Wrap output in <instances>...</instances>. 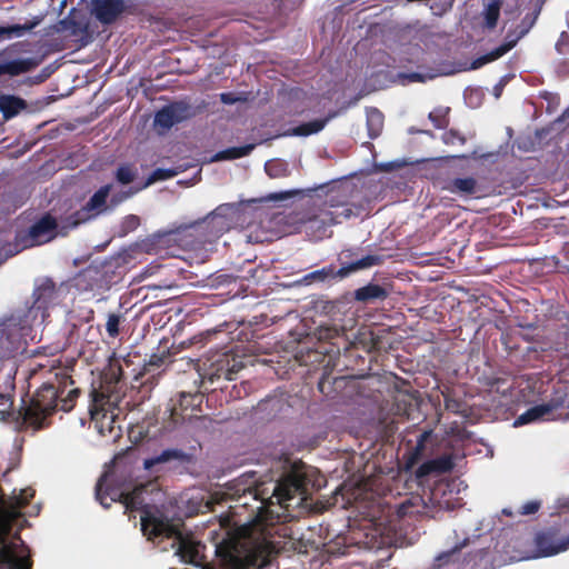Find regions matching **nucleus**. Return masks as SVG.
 I'll return each mask as SVG.
<instances>
[{
  "instance_id": "obj_1",
  "label": "nucleus",
  "mask_w": 569,
  "mask_h": 569,
  "mask_svg": "<svg viewBox=\"0 0 569 569\" xmlns=\"http://www.w3.org/2000/svg\"><path fill=\"white\" fill-rule=\"evenodd\" d=\"M315 470L302 461L293 462L290 469L277 481H258L256 473H244L228 485V496L242 507H256V521L266 536V547L269 553L277 552L273 541L267 540L278 530L276 523H283L292 518L291 509L300 507L308 496L310 488L316 487Z\"/></svg>"
},
{
  "instance_id": "obj_2",
  "label": "nucleus",
  "mask_w": 569,
  "mask_h": 569,
  "mask_svg": "<svg viewBox=\"0 0 569 569\" xmlns=\"http://www.w3.org/2000/svg\"><path fill=\"white\" fill-rule=\"evenodd\" d=\"M73 385L69 375L56 372L53 379L43 382L28 400L22 399L17 418L20 429L42 430L50 426V418L58 408L71 411L81 392Z\"/></svg>"
},
{
  "instance_id": "obj_3",
  "label": "nucleus",
  "mask_w": 569,
  "mask_h": 569,
  "mask_svg": "<svg viewBox=\"0 0 569 569\" xmlns=\"http://www.w3.org/2000/svg\"><path fill=\"white\" fill-rule=\"evenodd\" d=\"M141 530L149 540L174 539L178 542L177 553L184 562L197 565L198 549L182 538L179 528L160 513L144 510L141 515Z\"/></svg>"
},
{
  "instance_id": "obj_4",
  "label": "nucleus",
  "mask_w": 569,
  "mask_h": 569,
  "mask_svg": "<svg viewBox=\"0 0 569 569\" xmlns=\"http://www.w3.org/2000/svg\"><path fill=\"white\" fill-rule=\"evenodd\" d=\"M351 204L329 196L315 213L309 216L305 222L308 231L317 240H321L328 236V229L335 224L341 223L353 216Z\"/></svg>"
},
{
  "instance_id": "obj_5",
  "label": "nucleus",
  "mask_w": 569,
  "mask_h": 569,
  "mask_svg": "<svg viewBox=\"0 0 569 569\" xmlns=\"http://www.w3.org/2000/svg\"><path fill=\"white\" fill-rule=\"evenodd\" d=\"M383 262V258L378 254H367L360 259L351 262H342L340 269H336L333 264L323 267L319 270H315L303 276L301 282L305 284H311L313 282H325L329 279L345 278L352 272L368 269L375 266H380Z\"/></svg>"
},
{
  "instance_id": "obj_6",
  "label": "nucleus",
  "mask_w": 569,
  "mask_h": 569,
  "mask_svg": "<svg viewBox=\"0 0 569 569\" xmlns=\"http://www.w3.org/2000/svg\"><path fill=\"white\" fill-rule=\"evenodd\" d=\"M217 555L226 569H251L253 556L237 540H227L217 548Z\"/></svg>"
},
{
  "instance_id": "obj_7",
  "label": "nucleus",
  "mask_w": 569,
  "mask_h": 569,
  "mask_svg": "<svg viewBox=\"0 0 569 569\" xmlns=\"http://www.w3.org/2000/svg\"><path fill=\"white\" fill-rule=\"evenodd\" d=\"M32 299L33 302L29 308L30 317L36 319L39 312L42 319L48 317V310L58 299V290L54 281L50 278H41L37 280L32 292Z\"/></svg>"
},
{
  "instance_id": "obj_8",
  "label": "nucleus",
  "mask_w": 569,
  "mask_h": 569,
  "mask_svg": "<svg viewBox=\"0 0 569 569\" xmlns=\"http://www.w3.org/2000/svg\"><path fill=\"white\" fill-rule=\"evenodd\" d=\"M567 400V389L565 387L555 388L547 402L529 408L517 418L515 425H527L532 421L543 419L545 417L551 415L553 411L565 408Z\"/></svg>"
},
{
  "instance_id": "obj_9",
  "label": "nucleus",
  "mask_w": 569,
  "mask_h": 569,
  "mask_svg": "<svg viewBox=\"0 0 569 569\" xmlns=\"http://www.w3.org/2000/svg\"><path fill=\"white\" fill-rule=\"evenodd\" d=\"M111 188V184H104L99 188L82 208L69 216V223L72 227H77L103 212L107 209V199L110 194Z\"/></svg>"
},
{
  "instance_id": "obj_10",
  "label": "nucleus",
  "mask_w": 569,
  "mask_h": 569,
  "mask_svg": "<svg viewBox=\"0 0 569 569\" xmlns=\"http://www.w3.org/2000/svg\"><path fill=\"white\" fill-rule=\"evenodd\" d=\"M194 116L193 108L186 101H174L159 109L153 119L156 128L169 130L174 124L189 120Z\"/></svg>"
},
{
  "instance_id": "obj_11",
  "label": "nucleus",
  "mask_w": 569,
  "mask_h": 569,
  "mask_svg": "<svg viewBox=\"0 0 569 569\" xmlns=\"http://www.w3.org/2000/svg\"><path fill=\"white\" fill-rule=\"evenodd\" d=\"M187 228L193 229L202 236L203 242H213L231 228L230 221L222 220L213 214H208L200 221H196Z\"/></svg>"
},
{
  "instance_id": "obj_12",
  "label": "nucleus",
  "mask_w": 569,
  "mask_h": 569,
  "mask_svg": "<svg viewBox=\"0 0 569 569\" xmlns=\"http://www.w3.org/2000/svg\"><path fill=\"white\" fill-rule=\"evenodd\" d=\"M202 402V396L200 393H187L181 392L179 400L170 408V421L173 425L182 423L186 420H190L192 415H188L187 411L200 410Z\"/></svg>"
},
{
  "instance_id": "obj_13",
  "label": "nucleus",
  "mask_w": 569,
  "mask_h": 569,
  "mask_svg": "<svg viewBox=\"0 0 569 569\" xmlns=\"http://www.w3.org/2000/svg\"><path fill=\"white\" fill-rule=\"evenodd\" d=\"M57 226V221L51 214L47 213L41 217L29 228V244L39 246L53 239Z\"/></svg>"
},
{
  "instance_id": "obj_14",
  "label": "nucleus",
  "mask_w": 569,
  "mask_h": 569,
  "mask_svg": "<svg viewBox=\"0 0 569 569\" xmlns=\"http://www.w3.org/2000/svg\"><path fill=\"white\" fill-rule=\"evenodd\" d=\"M94 17L103 24L113 23L124 11V0H91Z\"/></svg>"
},
{
  "instance_id": "obj_15",
  "label": "nucleus",
  "mask_w": 569,
  "mask_h": 569,
  "mask_svg": "<svg viewBox=\"0 0 569 569\" xmlns=\"http://www.w3.org/2000/svg\"><path fill=\"white\" fill-rule=\"evenodd\" d=\"M455 467L452 455L445 453L422 462L416 470V478L422 480L429 476H440L450 472Z\"/></svg>"
},
{
  "instance_id": "obj_16",
  "label": "nucleus",
  "mask_w": 569,
  "mask_h": 569,
  "mask_svg": "<svg viewBox=\"0 0 569 569\" xmlns=\"http://www.w3.org/2000/svg\"><path fill=\"white\" fill-rule=\"evenodd\" d=\"M241 368V361H238L233 356L223 353L219 356L214 363H212V372L210 375V380H213V378L233 380V376Z\"/></svg>"
},
{
  "instance_id": "obj_17",
  "label": "nucleus",
  "mask_w": 569,
  "mask_h": 569,
  "mask_svg": "<svg viewBox=\"0 0 569 569\" xmlns=\"http://www.w3.org/2000/svg\"><path fill=\"white\" fill-rule=\"evenodd\" d=\"M174 234V231L154 233L142 240L140 248L148 254H162L169 248V243L176 240Z\"/></svg>"
},
{
  "instance_id": "obj_18",
  "label": "nucleus",
  "mask_w": 569,
  "mask_h": 569,
  "mask_svg": "<svg viewBox=\"0 0 569 569\" xmlns=\"http://www.w3.org/2000/svg\"><path fill=\"white\" fill-rule=\"evenodd\" d=\"M535 541L537 549L543 556L557 555L566 550L568 545L567 542H558L557 533L551 530L537 533Z\"/></svg>"
},
{
  "instance_id": "obj_19",
  "label": "nucleus",
  "mask_w": 569,
  "mask_h": 569,
  "mask_svg": "<svg viewBox=\"0 0 569 569\" xmlns=\"http://www.w3.org/2000/svg\"><path fill=\"white\" fill-rule=\"evenodd\" d=\"M41 63L40 59L26 58L0 63V77L3 74L19 76L29 72Z\"/></svg>"
},
{
  "instance_id": "obj_20",
  "label": "nucleus",
  "mask_w": 569,
  "mask_h": 569,
  "mask_svg": "<svg viewBox=\"0 0 569 569\" xmlns=\"http://www.w3.org/2000/svg\"><path fill=\"white\" fill-rule=\"evenodd\" d=\"M172 460L184 463L190 461V456L181 449H166L156 457L144 459L143 467L146 470H151L156 465L166 463Z\"/></svg>"
},
{
  "instance_id": "obj_21",
  "label": "nucleus",
  "mask_w": 569,
  "mask_h": 569,
  "mask_svg": "<svg viewBox=\"0 0 569 569\" xmlns=\"http://www.w3.org/2000/svg\"><path fill=\"white\" fill-rule=\"evenodd\" d=\"M443 190L460 196H472L478 190V182L472 177L455 178L443 186Z\"/></svg>"
},
{
  "instance_id": "obj_22",
  "label": "nucleus",
  "mask_w": 569,
  "mask_h": 569,
  "mask_svg": "<svg viewBox=\"0 0 569 569\" xmlns=\"http://www.w3.org/2000/svg\"><path fill=\"white\" fill-rule=\"evenodd\" d=\"M123 370L118 360L110 361L108 368L103 372L102 387L106 392L112 393L117 390L118 385L122 381Z\"/></svg>"
},
{
  "instance_id": "obj_23",
  "label": "nucleus",
  "mask_w": 569,
  "mask_h": 569,
  "mask_svg": "<svg viewBox=\"0 0 569 569\" xmlns=\"http://www.w3.org/2000/svg\"><path fill=\"white\" fill-rule=\"evenodd\" d=\"M425 510V502L421 496H411L406 498L396 508V515L399 519L406 517H416Z\"/></svg>"
},
{
  "instance_id": "obj_24",
  "label": "nucleus",
  "mask_w": 569,
  "mask_h": 569,
  "mask_svg": "<svg viewBox=\"0 0 569 569\" xmlns=\"http://www.w3.org/2000/svg\"><path fill=\"white\" fill-rule=\"evenodd\" d=\"M388 291L380 284L368 283L355 291V299L360 302H372L375 300H385Z\"/></svg>"
},
{
  "instance_id": "obj_25",
  "label": "nucleus",
  "mask_w": 569,
  "mask_h": 569,
  "mask_svg": "<svg viewBox=\"0 0 569 569\" xmlns=\"http://www.w3.org/2000/svg\"><path fill=\"white\" fill-rule=\"evenodd\" d=\"M107 475L101 476L96 486V499L100 502V505L108 509L111 507L112 502L119 501V495L123 493L117 488L107 487L103 489V481Z\"/></svg>"
},
{
  "instance_id": "obj_26",
  "label": "nucleus",
  "mask_w": 569,
  "mask_h": 569,
  "mask_svg": "<svg viewBox=\"0 0 569 569\" xmlns=\"http://www.w3.org/2000/svg\"><path fill=\"white\" fill-rule=\"evenodd\" d=\"M26 107V101L20 97L0 96V111L7 120L16 117Z\"/></svg>"
},
{
  "instance_id": "obj_27",
  "label": "nucleus",
  "mask_w": 569,
  "mask_h": 569,
  "mask_svg": "<svg viewBox=\"0 0 569 569\" xmlns=\"http://www.w3.org/2000/svg\"><path fill=\"white\" fill-rule=\"evenodd\" d=\"M51 30V33L68 32L69 37H78L87 30V26H83L81 22L67 17L53 24Z\"/></svg>"
},
{
  "instance_id": "obj_28",
  "label": "nucleus",
  "mask_w": 569,
  "mask_h": 569,
  "mask_svg": "<svg viewBox=\"0 0 569 569\" xmlns=\"http://www.w3.org/2000/svg\"><path fill=\"white\" fill-rule=\"evenodd\" d=\"M512 49V43H502L499 47L495 48L490 52L477 58L472 62V69H478L489 62H492L502 56H505L507 52H509Z\"/></svg>"
},
{
  "instance_id": "obj_29",
  "label": "nucleus",
  "mask_w": 569,
  "mask_h": 569,
  "mask_svg": "<svg viewBox=\"0 0 569 569\" xmlns=\"http://www.w3.org/2000/svg\"><path fill=\"white\" fill-rule=\"evenodd\" d=\"M254 149V144H244L240 147H231L219 151L214 156V160H233L246 157Z\"/></svg>"
},
{
  "instance_id": "obj_30",
  "label": "nucleus",
  "mask_w": 569,
  "mask_h": 569,
  "mask_svg": "<svg viewBox=\"0 0 569 569\" xmlns=\"http://www.w3.org/2000/svg\"><path fill=\"white\" fill-rule=\"evenodd\" d=\"M502 1L501 0H492L488 3V6L485 8L483 11V27L492 30L497 27L499 17H500V9H501Z\"/></svg>"
},
{
  "instance_id": "obj_31",
  "label": "nucleus",
  "mask_w": 569,
  "mask_h": 569,
  "mask_svg": "<svg viewBox=\"0 0 569 569\" xmlns=\"http://www.w3.org/2000/svg\"><path fill=\"white\" fill-rule=\"evenodd\" d=\"M330 118L331 117H327L323 119H316L312 121L303 122L293 129V133L296 136H305V137L313 134V133H318L326 127V124Z\"/></svg>"
},
{
  "instance_id": "obj_32",
  "label": "nucleus",
  "mask_w": 569,
  "mask_h": 569,
  "mask_svg": "<svg viewBox=\"0 0 569 569\" xmlns=\"http://www.w3.org/2000/svg\"><path fill=\"white\" fill-rule=\"evenodd\" d=\"M39 19H36L33 21H28L23 24H12L8 27H0V38L3 36L8 37H21L26 32L31 31L39 24Z\"/></svg>"
},
{
  "instance_id": "obj_33",
  "label": "nucleus",
  "mask_w": 569,
  "mask_h": 569,
  "mask_svg": "<svg viewBox=\"0 0 569 569\" xmlns=\"http://www.w3.org/2000/svg\"><path fill=\"white\" fill-rule=\"evenodd\" d=\"M264 170L266 173L272 179L284 178L290 173L288 163L280 159L267 161L264 164Z\"/></svg>"
},
{
  "instance_id": "obj_34",
  "label": "nucleus",
  "mask_w": 569,
  "mask_h": 569,
  "mask_svg": "<svg viewBox=\"0 0 569 569\" xmlns=\"http://www.w3.org/2000/svg\"><path fill=\"white\" fill-rule=\"evenodd\" d=\"M137 169L132 164H121L114 172L116 180L121 184H129L137 178Z\"/></svg>"
},
{
  "instance_id": "obj_35",
  "label": "nucleus",
  "mask_w": 569,
  "mask_h": 569,
  "mask_svg": "<svg viewBox=\"0 0 569 569\" xmlns=\"http://www.w3.org/2000/svg\"><path fill=\"white\" fill-rule=\"evenodd\" d=\"M91 405H90V413L93 417L100 410H103V406L109 402L110 397L106 395L103 391H99L97 389H92L91 391Z\"/></svg>"
},
{
  "instance_id": "obj_36",
  "label": "nucleus",
  "mask_w": 569,
  "mask_h": 569,
  "mask_svg": "<svg viewBox=\"0 0 569 569\" xmlns=\"http://www.w3.org/2000/svg\"><path fill=\"white\" fill-rule=\"evenodd\" d=\"M540 13V9H535L530 13H527L520 21V23L515 28L516 31L520 33V36H526L531 28L535 26L538 16Z\"/></svg>"
},
{
  "instance_id": "obj_37",
  "label": "nucleus",
  "mask_w": 569,
  "mask_h": 569,
  "mask_svg": "<svg viewBox=\"0 0 569 569\" xmlns=\"http://www.w3.org/2000/svg\"><path fill=\"white\" fill-rule=\"evenodd\" d=\"M449 108H437L429 113V119L437 129H445L449 124Z\"/></svg>"
},
{
  "instance_id": "obj_38",
  "label": "nucleus",
  "mask_w": 569,
  "mask_h": 569,
  "mask_svg": "<svg viewBox=\"0 0 569 569\" xmlns=\"http://www.w3.org/2000/svg\"><path fill=\"white\" fill-rule=\"evenodd\" d=\"M237 212V206L233 203H222L218 206L210 214L221 218L222 220L233 223V216Z\"/></svg>"
},
{
  "instance_id": "obj_39",
  "label": "nucleus",
  "mask_w": 569,
  "mask_h": 569,
  "mask_svg": "<svg viewBox=\"0 0 569 569\" xmlns=\"http://www.w3.org/2000/svg\"><path fill=\"white\" fill-rule=\"evenodd\" d=\"M430 436V431H423L417 440V445L413 449V452L411 453V457L409 458V465L415 463L421 456L425 450L426 441L428 440Z\"/></svg>"
},
{
  "instance_id": "obj_40",
  "label": "nucleus",
  "mask_w": 569,
  "mask_h": 569,
  "mask_svg": "<svg viewBox=\"0 0 569 569\" xmlns=\"http://www.w3.org/2000/svg\"><path fill=\"white\" fill-rule=\"evenodd\" d=\"M120 322H121V316L120 315H117V313H110L108 316V320H107V323H106V330L108 332V336L110 338H116L119 336V332H120V329H119V326H120Z\"/></svg>"
},
{
  "instance_id": "obj_41",
  "label": "nucleus",
  "mask_w": 569,
  "mask_h": 569,
  "mask_svg": "<svg viewBox=\"0 0 569 569\" xmlns=\"http://www.w3.org/2000/svg\"><path fill=\"white\" fill-rule=\"evenodd\" d=\"M174 172L172 170H168V169H156L154 171H152V173L149 176V178L147 179L146 183L143 184V187H148L152 183H154L156 181H159V180H166V179H169L171 177H173Z\"/></svg>"
},
{
  "instance_id": "obj_42",
  "label": "nucleus",
  "mask_w": 569,
  "mask_h": 569,
  "mask_svg": "<svg viewBox=\"0 0 569 569\" xmlns=\"http://www.w3.org/2000/svg\"><path fill=\"white\" fill-rule=\"evenodd\" d=\"M541 507V502L538 501V500H530V501H527L525 505H522L519 509H518V513L521 515V516H529V515H533L536 512L539 511Z\"/></svg>"
},
{
  "instance_id": "obj_43",
  "label": "nucleus",
  "mask_w": 569,
  "mask_h": 569,
  "mask_svg": "<svg viewBox=\"0 0 569 569\" xmlns=\"http://www.w3.org/2000/svg\"><path fill=\"white\" fill-rule=\"evenodd\" d=\"M16 557L17 556L13 553L11 547L3 546L2 548H0V568L3 566L10 567Z\"/></svg>"
},
{
  "instance_id": "obj_44",
  "label": "nucleus",
  "mask_w": 569,
  "mask_h": 569,
  "mask_svg": "<svg viewBox=\"0 0 569 569\" xmlns=\"http://www.w3.org/2000/svg\"><path fill=\"white\" fill-rule=\"evenodd\" d=\"M442 141L446 144H455L457 141L460 144H463L466 142V138L461 133H459L458 131L451 129V130L446 131L443 133Z\"/></svg>"
},
{
  "instance_id": "obj_45",
  "label": "nucleus",
  "mask_w": 569,
  "mask_h": 569,
  "mask_svg": "<svg viewBox=\"0 0 569 569\" xmlns=\"http://www.w3.org/2000/svg\"><path fill=\"white\" fill-rule=\"evenodd\" d=\"M119 501L123 503L126 508L137 509V495L133 491L119 495Z\"/></svg>"
},
{
  "instance_id": "obj_46",
  "label": "nucleus",
  "mask_w": 569,
  "mask_h": 569,
  "mask_svg": "<svg viewBox=\"0 0 569 569\" xmlns=\"http://www.w3.org/2000/svg\"><path fill=\"white\" fill-rule=\"evenodd\" d=\"M556 50L560 54H566L569 52V34L566 31L561 32L559 39L557 40Z\"/></svg>"
},
{
  "instance_id": "obj_47",
  "label": "nucleus",
  "mask_w": 569,
  "mask_h": 569,
  "mask_svg": "<svg viewBox=\"0 0 569 569\" xmlns=\"http://www.w3.org/2000/svg\"><path fill=\"white\" fill-rule=\"evenodd\" d=\"M445 408H446V410H448L450 412L460 413L461 412V408H462V403L458 399H455V398L449 397V396H445Z\"/></svg>"
},
{
  "instance_id": "obj_48",
  "label": "nucleus",
  "mask_w": 569,
  "mask_h": 569,
  "mask_svg": "<svg viewBox=\"0 0 569 569\" xmlns=\"http://www.w3.org/2000/svg\"><path fill=\"white\" fill-rule=\"evenodd\" d=\"M298 193H299L298 190L273 192V193L268 194L267 199L271 200V201H280V200H286V199L292 198V197L297 196Z\"/></svg>"
},
{
  "instance_id": "obj_49",
  "label": "nucleus",
  "mask_w": 569,
  "mask_h": 569,
  "mask_svg": "<svg viewBox=\"0 0 569 569\" xmlns=\"http://www.w3.org/2000/svg\"><path fill=\"white\" fill-rule=\"evenodd\" d=\"M139 223H140L139 217H137L134 214H130V216L126 217L122 226L126 231H132L139 226Z\"/></svg>"
},
{
  "instance_id": "obj_50",
  "label": "nucleus",
  "mask_w": 569,
  "mask_h": 569,
  "mask_svg": "<svg viewBox=\"0 0 569 569\" xmlns=\"http://www.w3.org/2000/svg\"><path fill=\"white\" fill-rule=\"evenodd\" d=\"M9 569H31V561L28 558L16 557Z\"/></svg>"
},
{
  "instance_id": "obj_51",
  "label": "nucleus",
  "mask_w": 569,
  "mask_h": 569,
  "mask_svg": "<svg viewBox=\"0 0 569 569\" xmlns=\"http://www.w3.org/2000/svg\"><path fill=\"white\" fill-rule=\"evenodd\" d=\"M559 320H565L560 327V335H562L565 341L569 343V313L563 312V316L559 317Z\"/></svg>"
},
{
  "instance_id": "obj_52",
  "label": "nucleus",
  "mask_w": 569,
  "mask_h": 569,
  "mask_svg": "<svg viewBox=\"0 0 569 569\" xmlns=\"http://www.w3.org/2000/svg\"><path fill=\"white\" fill-rule=\"evenodd\" d=\"M167 358H168V356H167V355H164V353H163V355H161V356H159V355H152V356L150 357V360H149V362H148V366L159 368V367H161V366L164 363V361H166V359H167Z\"/></svg>"
},
{
  "instance_id": "obj_53",
  "label": "nucleus",
  "mask_w": 569,
  "mask_h": 569,
  "mask_svg": "<svg viewBox=\"0 0 569 569\" xmlns=\"http://www.w3.org/2000/svg\"><path fill=\"white\" fill-rule=\"evenodd\" d=\"M521 38H523V36H520V33L518 31L512 30L507 33L506 40L503 43H512V48H513Z\"/></svg>"
},
{
  "instance_id": "obj_54",
  "label": "nucleus",
  "mask_w": 569,
  "mask_h": 569,
  "mask_svg": "<svg viewBox=\"0 0 569 569\" xmlns=\"http://www.w3.org/2000/svg\"><path fill=\"white\" fill-rule=\"evenodd\" d=\"M239 100L232 92H222L220 93V101L224 104H233Z\"/></svg>"
},
{
  "instance_id": "obj_55",
  "label": "nucleus",
  "mask_w": 569,
  "mask_h": 569,
  "mask_svg": "<svg viewBox=\"0 0 569 569\" xmlns=\"http://www.w3.org/2000/svg\"><path fill=\"white\" fill-rule=\"evenodd\" d=\"M54 367L53 366H46V365H37L34 368H32L30 370V375L29 377L32 378V377H36L37 375H40L42 371H47V372H51V370L53 369Z\"/></svg>"
},
{
  "instance_id": "obj_56",
  "label": "nucleus",
  "mask_w": 569,
  "mask_h": 569,
  "mask_svg": "<svg viewBox=\"0 0 569 569\" xmlns=\"http://www.w3.org/2000/svg\"><path fill=\"white\" fill-rule=\"evenodd\" d=\"M13 386H9L4 391H0V403L11 402L12 403V395L11 391Z\"/></svg>"
},
{
  "instance_id": "obj_57",
  "label": "nucleus",
  "mask_w": 569,
  "mask_h": 569,
  "mask_svg": "<svg viewBox=\"0 0 569 569\" xmlns=\"http://www.w3.org/2000/svg\"><path fill=\"white\" fill-rule=\"evenodd\" d=\"M406 78H408L411 82H422L425 80V77L418 72H411L407 74Z\"/></svg>"
},
{
  "instance_id": "obj_58",
  "label": "nucleus",
  "mask_w": 569,
  "mask_h": 569,
  "mask_svg": "<svg viewBox=\"0 0 569 569\" xmlns=\"http://www.w3.org/2000/svg\"><path fill=\"white\" fill-rule=\"evenodd\" d=\"M196 421L199 423H204L207 421L211 422V420H209L206 416L196 417Z\"/></svg>"
},
{
  "instance_id": "obj_59",
  "label": "nucleus",
  "mask_w": 569,
  "mask_h": 569,
  "mask_svg": "<svg viewBox=\"0 0 569 569\" xmlns=\"http://www.w3.org/2000/svg\"><path fill=\"white\" fill-rule=\"evenodd\" d=\"M502 513L506 515V516H512V512L509 509H503Z\"/></svg>"
},
{
  "instance_id": "obj_60",
  "label": "nucleus",
  "mask_w": 569,
  "mask_h": 569,
  "mask_svg": "<svg viewBox=\"0 0 569 569\" xmlns=\"http://www.w3.org/2000/svg\"><path fill=\"white\" fill-rule=\"evenodd\" d=\"M375 114L377 116V118H378L379 120H381L382 116H381V113H380L378 110H376V111H375Z\"/></svg>"
},
{
  "instance_id": "obj_61",
  "label": "nucleus",
  "mask_w": 569,
  "mask_h": 569,
  "mask_svg": "<svg viewBox=\"0 0 569 569\" xmlns=\"http://www.w3.org/2000/svg\"><path fill=\"white\" fill-rule=\"evenodd\" d=\"M201 569H214V568L212 566H210V565H204V566H202Z\"/></svg>"
},
{
  "instance_id": "obj_62",
  "label": "nucleus",
  "mask_w": 569,
  "mask_h": 569,
  "mask_svg": "<svg viewBox=\"0 0 569 569\" xmlns=\"http://www.w3.org/2000/svg\"><path fill=\"white\" fill-rule=\"evenodd\" d=\"M563 250H565V251H567V253H569V243H566V244L563 246Z\"/></svg>"
},
{
  "instance_id": "obj_63",
  "label": "nucleus",
  "mask_w": 569,
  "mask_h": 569,
  "mask_svg": "<svg viewBox=\"0 0 569 569\" xmlns=\"http://www.w3.org/2000/svg\"><path fill=\"white\" fill-rule=\"evenodd\" d=\"M449 556H450L449 553L443 555V556H440V557H439V560H442L443 558H448Z\"/></svg>"
},
{
  "instance_id": "obj_64",
  "label": "nucleus",
  "mask_w": 569,
  "mask_h": 569,
  "mask_svg": "<svg viewBox=\"0 0 569 569\" xmlns=\"http://www.w3.org/2000/svg\"><path fill=\"white\" fill-rule=\"evenodd\" d=\"M343 254H345V257H350V256H351V252H350V251H348V253H345V252H343Z\"/></svg>"
}]
</instances>
